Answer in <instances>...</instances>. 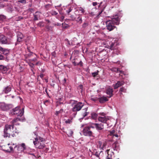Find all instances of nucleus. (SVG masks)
Returning <instances> with one entry per match:
<instances>
[{
    "label": "nucleus",
    "mask_w": 159,
    "mask_h": 159,
    "mask_svg": "<svg viewBox=\"0 0 159 159\" xmlns=\"http://www.w3.org/2000/svg\"><path fill=\"white\" fill-rule=\"evenodd\" d=\"M38 26L40 27H43L44 26V23L43 22H40L38 24Z\"/></svg>",
    "instance_id": "nucleus-41"
},
{
    "label": "nucleus",
    "mask_w": 159,
    "mask_h": 159,
    "mask_svg": "<svg viewBox=\"0 0 159 159\" xmlns=\"http://www.w3.org/2000/svg\"><path fill=\"white\" fill-rule=\"evenodd\" d=\"M33 54L34 55H36V54L34 53H33L32 52H30L28 55L29 56H30V57H31V56L33 55Z\"/></svg>",
    "instance_id": "nucleus-62"
},
{
    "label": "nucleus",
    "mask_w": 159,
    "mask_h": 159,
    "mask_svg": "<svg viewBox=\"0 0 159 159\" xmlns=\"http://www.w3.org/2000/svg\"><path fill=\"white\" fill-rule=\"evenodd\" d=\"M4 48H3L0 46V53H2Z\"/></svg>",
    "instance_id": "nucleus-52"
},
{
    "label": "nucleus",
    "mask_w": 159,
    "mask_h": 159,
    "mask_svg": "<svg viewBox=\"0 0 159 159\" xmlns=\"http://www.w3.org/2000/svg\"><path fill=\"white\" fill-rule=\"evenodd\" d=\"M17 41L15 43L16 45L19 44L20 42L22 41V39L24 38V35L23 34L19 32H17Z\"/></svg>",
    "instance_id": "nucleus-8"
},
{
    "label": "nucleus",
    "mask_w": 159,
    "mask_h": 159,
    "mask_svg": "<svg viewBox=\"0 0 159 159\" xmlns=\"http://www.w3.org/2000/svg\"><path fill=\"white\" fill-rule=\"evenodd\" d=\"M18 2L24 4L26 3V1L25 0H20L18 1Z\"/></svg>",
    "instance_id": "nucleus-49"
},
{
    "label": "nucleus",
    "mask_w": 159,
    "mask_h": 159,
    "mask_svg": "<svg viewBox=\"0 0 159 159\" xmlns=\"http://www.w3.org/2000/svg\"><path fill=\"white\" fill-rule=\"evenodd\" d=\"M72 63L75 66L78 65V63H76V62L75 61H73Z\"/></svg>",
    "instance_id": "nucleus-57"
},
{
    "label": "nucleus",
    "mask_w": 159,
    "mask_h": 159,
    "mask_svg": "<svg viewBox=\"0 0 159 159\" xmlns=\"http://www.w3.org/2000/svg\"><path fill=\"white\" fill-rule=\"evenodd\" d=\"M41 65V63L40 61H38V62H37L35 64V65L36 66Z\"/></svg>",
    "instance_id": "nucleus-55"
},
{
    "label": "nucleus",
    "mask_w": 159,
    "mask_h": 159,
    "mask_svg": "<svg viewBox=\"0 0 159 159\" xmlns=\"http://www.w3.org/2000/svg\"><path fill=\"white\" fill-rule=\"evenodd\" d=\"M108 155L106 159H112V158L114 157V153L113 152L110 151L109 150H107Z\"/></svg>",
    "instance_id": "nucleus-21"
},
{
    "label": "nucleus",
    "mask_w": 159,
    "mask_h": 159,
    "mask_svg": "<svg viewBox=\"0 0 159 159\" xmlns=\"http://www.w3.org/2000/svg\"><path fill=\"white\" fill-rule=\"evenodd\" d=\"M126 89H125L124 87H122L120 88L119 91L121 92L120 93V95H122V92H124V93H126Z\"/></svg>",
    "instance_id": "nucleus-33"
},
{
    "label": "nucleus",
    "mask_w": 159,
    "mask_h": 159,
    "mask_svg": "<svg viewBox=\"0 0 159 159\" xmlns=\"http://www.w3.org/2000/svg\"><path fill=\"white\" fill-rule=\"evenodd\" d=\"M6 17L3 15H0V23H2L5 21Z\"/></svg>",
    "instance_id": "nucleus-25"
},
{
    "label": "nucleus",
    "mask_w": 159,
    "mask_h": 159,
    "mask_svg": "<svg viewBox=\"0 0 159 159\" xmlns=\"http://www.w3.org/2000/svg\"><path fill=\"white\" fill-rule=\"evenodd\" d=\"M52 6V4H47L45 5V7L47 10H48L51 8Z\"/></svg>",
    "instance_id": "nucleus-37"
},
{
    "label": "nucleus",
    "mask_w": 159,
    "mask_h": 159,
    "mask_svg": "<svg viewBox=\"0 0 159 159\" xmlns=\"http://www.w3.org/2000/svg\"><path fill=\"white\" fill-rule=\"evenodd\" d=\"M78 65H80L81 66H82L83 65V62L81 61H80V62L78 63Z\"/></svg>",
    "instance_id": "nucleus-59"
},
{
    "label": "nucleus",
    "mask_w": 159,
    "mask_h": 159,
    "mask_svg": "<svg viewBox=\"0 0 159 159\" xmlns=\"http://www.w3.org/2000/svg\"><path fill=\"white\" fill-rule=\"evenodd\" d=\"M95 128L98 130H102L104 129V125L102 123H95L93 124Z\"/></svg>",
    "instance_id": "nucleus-15"
},
{
    "label": "nucleus",
    "mask_w": 159,
    "mask_h": 159,
    "mask_svg": "<svg viewBox=\"0 0 159 159\" xmlns=\"http://www.w3.org/2000/svg\"><path fill=\"white\" fill-rule=\"evenodd\" d=\"M83 134L85 136H93V132L91 131L89 128L87 126L84 128L83 130Z\"/></svg>",
    "instance_id": "nucleus-6"
},
{
    "label": "nucleus",
    "mask_w": 159,
    "mask_h": 159,
    "mask_svg": "<svg viewBox=\"0 0 159 159\" xmlns=\"http://www.w3.org/2000/svg\"><path fill=\"white\" fill-rule=\"evenodd\" d=\"M98 98H91V99L94 102H96L98 100Z\"/></svg>",
    "instance_id": "nucleus-51"
},
{
    "label": "nucleus",
    "mask_w": 159,
    "mask_h": 159,
    "mask_svg": "<svg viewBox=\"0 0 159 159\" xmlns=\"http://www.w3.org/2000/svg\"><path fill=\"white\" fill-rule=\"evenodd\" d=\"M98 99L99 102L101 103H103L108 100V98L104 96L98 98Z\"/></svg>",
    "instance_id": "nucleus-20"
},
{
    "label": "nucleus",
    "mask_w": 159,
    "mask_h": 159,
    "mask_svg": "<svg viewBox=\"0 0 159 159\" xmlns=\"http://www.w3.org/2000/svg\"><path fill=\"white\" fill-rule=\"evenodd\" d=\"M72 11V9H71V8H69L68 10H67L66 11V12L69 14L70 12L71 11Z\"/></svg>",
    "instance_id": "nucleus-54"
},
{
    "label": "nucleus",
    "mask_w": 159,
    "mask_h": 159,
    "mask_svg": "<svg viewBox=\"0 0 159 159\" xmlns=\"http://www.w3.org/2000/svg\"><path fill=\"white\" fill-rule=\"evenodd\" d=\"M106 24L108 30H113L114 29H117L116 27L114 26V23H112L110 20L106 21Z\"/></svg>",
    "instance_id": "nucleus-7"
},
{
    "label": "nucleus",
    "mask_w": 159,
    "mask_h": 159,
    "mask_svg": "<svg viewBox=\"0 0 159 159\" xmlns=\"http://www.w3.org/2000/svg\"><path fill=\"white\" fill-rule=\"evenodd\" d=\"M102 2H101L99 3V5H98V8L100 7V5L102 4ZM98 4H99V3H98L97 2H93L92 3L93 5V6H95L96 5H97Z\"/></svg>",
    "instance_id": "nucleus-39"
},
{
    "label": "nucleus",
    "mask_w": 159,
    "mask_h": 159,
    "mask_svg": "<svg viewBox=\"0 0 159 159\" xmlns=\"http://www.w3.org/2000/svg\"><path fill=\"white\" fill-rule=\"evenodd\" d=\"M102 153V151L100 152L99 153L98 152H95L94 153H93V155H95L96 156V157H98L99 159H101L100 158V155Z\"/></svg>",
    "instance_id": "nucleus-31"
},
{
    "label": "nucleus",
    "mask_w": 159,
    "mask_h": 159,
    "mask_svg": "<svg viewBox=\"0 0 159 159\" xmlns=\"http://www.w3.org/2000/svg\"><path fill=\"white\" fill-rule=\"evenodd\" d=\"M75 20L76 21L80 23H81L82 22V17L80 16H78L77 18H76Z\"/></svg>",
    "instance_id": "nucleus-32"
},
{
    "label": "nucleus",
    "mask_w": 159,
    "mask_h": 159,
    "mask_svg": "<svg viewBox=\"0 0 159 159\" xmlns=\"http://www.w3.org/2000/svg\"><path fill=\"white\" fill-rule=\"evenodd\" d=\"M78 89L79 90L80 89V92L82 93L83 91V86L81 84L78 87Z\"/></svg>",
    "instance_id": "nucleus-40"
},
{
    "label": "nucleus",
    "mask_w": 159,
    "mask_h": 159,
    "mask_svg": "<svg viewBox=\"0 0 159 159\" xmlns=\"http://www.w3.org/2000/svg\"><path fill=\"white\" fill-rule=\"evenodd\" d=\"M112 146L114 148V150H116L117 148L116 143V142L114 143L112 145Z\"/></svg>",
    "instance_id": "nucleus-45"
},
{
    "label": "nucleus",
    "mask_w": 159,
    "mask_h": 159,
    "mask_svg": "<svg viewBox=\"0 0 159 159\" xmlns=\"http://www.w3.org/2000/svg\"><path fill=\"white\" fill-rule=\"evenodd\" d=\"M116 44L114 42H109V44L107 45V48L111 50H114L116 49Z\"/></svg>",
    "instance_id": "nucleus-17"
},
{
    "label": "nucleus",
    "mask_w": 159,
    "mask_h": 159,
    "mask_svg": "<svg viewBox=\"0 0 159 159\" xmlns=\"http://www.w3.org/2000/svg\"><path fill=\"white\" fill-rule=\"evenodd\" d=\"M111 70L113 71L118 72L119 71V69L117 68L114 67L111 69Z\"/></svg>",
    "instance_id": "nucleus-38"
},
{
    "label": "nucleus",
    "mask_w": 159,
    "mask_h": 159,
    "mask_svg": "<svg viewBox=\"0 0 159 159\" xmlns=\"http://www.w3.org/2000/svg\"><path fill=\"white\" fill-rule=\"evenodd\" d=\"M111 20H110L114 24L118 25L119 24L120 19L119 17L117 16H113L111 18Z\"/></svg>",
    "instance_id": "nucleus-14"
},
{
    "label": "nucleus",
    "mask_w": 159,
    "mask_h": 159,
    "mask_svg": "<svg viewBox=\"0 0 159 159\" xmlns=\"http://www.w3.org/2000/svg\"><path fill=\"white\" fill-rule=\"evenodd\" d=\"M78 11L80 12L81 14H84L85 12L84 9L82 7H80L78 8Z\"/></svg>",
    "instance_id": "nucleus-35"
},
{
    "label": "nucleus",
    "mask_w": 159,
    "mask_h": 159,
    "mask_svg": "<svg viewBox=\"0 0 159 159\" xmlns=\"http://www.w3.org/2000/svg\"><path fill=\"white\" fill-rule=\"evenodd\" d=\"M5 57L2 55L0 54V60H5Z\"/></svg>",
    "instance_id": "nucleus-50"
},
{
    "label": "nucleus",
    "mask_w": 159,
    "mask_h": 159,
    "mask_svg": "<svg viewBox=\"0 0 159 159\" xmlns=\"http://www.w3.org/2000/svg\"><path fill=\"white\" fill-rule=\"evenodd\" d=\"M10 52V50L7 49H4L2 53L4 55H8Z\"/></svg>",
    "instance_id": "nucleus-27"
},
{
    "label": "nucleus",
    "mask_w": 159,
    "mask_h": 159,
    "mask_svg": "<svg viewBox=\"0 0 159 159\" xmlns=\"http://www.w3.org/2000/svg\"><path fill=\"white\" fill-rule=\"evenodd\" d=\"M54 81H52V82L54 83ZM51 86L54 87L55 85V84L54 83H52L50 84Z\"/></svg>",
    "instance_id": "nucleus-61"
},
{
    "label": "nucleus",
    "mask_w": 159,
    "mask_h": 159,
    "mask_svg": "<svg viewBox=\"0 0 159 159\" xmlns=\"http://www.w3.org/2000/svg\"><path fill=\"white\" fill-rule=\"evenodd\" d=\"M17 120L24 121L25 120V119L24 117L21 118L14 119L11 122V125H6L3 131V136L4 137H10V136L14 137L16 136L15 133L17 134L18 133V132L16 131H15L14 132V125Z\"/></svg>",
    "instance_id": "nucleus-1"
},
{
    "label": "nucleus",
    "mask_w": 159,
    "mask_h": 159,
    "mask_svg": "<svg viewBox=\"0 0 159 159\" xmlns=\"http://www.w3.org/2000/svg\"><path fill=\"white\" fill-rule=\"evenodd\" d=\"M98 120L102 122L103 124H104L106 125L107 126L109 125L108 121L109 120V119L105 116H99L98 118Z\"/></svg>",
    "instance_id": "nucleus-5"
},
{
    "label": "nucleus",
    "mask_w": 159,
    "mask_h": 159,
    "mask_svg": "<svg viewBox=\"0 0 159 159\" xmlns=\"http://www.w3.org/2000/svg\"><path fill=\"white\" fill-rule=\"evenodd\" d=\"M107 144V143L106 141H99L98 142V146L101 149L104 150L106 148Z\"/></svg>",
    "instance_id": "nucleus-12"
},
{
    "label": "nucleus",
    "mask_w": 159,
    "mask_h": 159,
    "mask_svg": "<svg viewBox=\"0 0 159 159\" xmlns=\"http://www.w3.org/2000/svg\"><path fill=\"white\" fill-rule=\"evenodd\" d=\"M0 108L3 111H7L10 109L9 105L4 102L0 103Z\"/></svg>",
    "instance_id": "nucleus-10"
},
{
    "label": "nucleus",
    "mask_w": 159,
    "mask_h": 159,
    "mask_svg": "<svg viewBox=\"0 0 159 159\" xmlns=\"http://www.w3.org/2000/svg\"><path fill=\"white\" fill-rule=\"evenodd\" d=\"M5 33L7 35L10 37H11L14 35L13 33L11 30H6Z\"/></svg>",
    "instance_id": "nucleus-26"
},
{
    "label": "nucleus",
    "mask_w": 159,
    "mask_h": 159,
    "mask_svg": "<svg viewBox=\"0 0 159 159\" xmlns=\"http://www.w3.org/2000/svg\"><path fill=\"white\" fill-rule=\"evenodd\" d=\"M34 64L33 63H30V66L31 68H34Z\"/></svg>",
    "instance_id": "nucleus-58"
},
{
    "label": "nucleus",
    "mask_w": 159,
    "mask_h": 159,
    "mask_svg": "<svg viewBox=\"0 0 159 159\" xmlns=\"http://www.w3.org/2000/svg\"><path fill=\"white\" fill-rule=\"evenodd\" d=\"M11 90V86L9 85L4 87L2 90V93H4L7 94L10 92Z\"/></svg>",
    "instance_id": "nucleus-19"
},
{
    "label": "nucleus",
    "mask_w": 159,
    "mask_h": 159,
    "mask_svg": "<svg viewBox=\"0 0 159 159\" xmlns=\"http://www.w3.org/2000/svg\"><path fill=\"white\" fill-rule=\"evenodd\" d=\"M70 103L71 104V106L73 107L71 108V110L74 112L72 115L73 116L75 117L77 114V111L81 110L84 106V104L81 102H78L77 101L73 100H71L70 101Z\"/></svg>",
    "instance_id": "nucleus-2"
},
{
    "label": "nucleus",
    "mask_w": 159,
    "mask_h": 159,
    "mask_svg": "<svg viewBox=\"0 0 159 159\" xmlns=\"http://www.w3.org/2000/svg\"><path fill=\"white\" fill-rule=\"evenodd\" d=\"M41 13L39 11H36L34 14V21L38 20L40 18Z\"/></svg>",
    "instance_id": "nucleus-22"
},
{
    "label": "nucleus",
    "mask_w": 159,
    "mask_h": 159,
    "mask_svg": "<svg viewBox=\"0 0 159 159\" xmlns=\"http://www.w3.org/2000/svg\"><path fill=\"white\" fill-rule=\"evenodd\" d=\"M94 123H92L91 125H90L89 126H87L88 127H89V129H90V128H95V126L94 125H93Z\"/></svg>",
    "instance_id": "nucleus-48"
},
{
    "label": "nucleus",
    "mask_w": 159,
    "mask_h": 159,
    "mask_svg": "<svg viewBox=\"0 0 159 159\" xmlns=\"http://www.w3.org/2000/svg\"><path fill=\"white\" fill-rule=\"evenodd\" d=\"M50 14L52 16L57 15L58 14V13L56 11L52 10L50 12Z\"/></svg>",
    "instance_id": "nucleus-34"
},
{
    "label": "nucleus",
    "mask_w": 159,
    "mask_h": 159,
    "mask_svg": "<svg viewBox=\"0 0 159 159\" xmlns=\"http://www.w3.org/2000/svg\"><path fill=\"white\" fill-rule=\"evenodd\" d=\"M15 147L17 148L18 151L20 152H23L26 149V147L24 143H22L21 144H19L16 146Z\"/></svg>",
    "instance_id": "nucleus-9"
},
{
    "label": "nucleus",
    "mask_w": 159,
    "mask_h": 159,
    "mask_svg": "<svg viewBox=\"0 0 159 159\" xmlns=\"http://www.w3.org/2000/svg\"><path fill=\"white\" fill-rule=\"evenodd\" d=\"M30 61H37V59L35 57L33 59H30Z\"/></svg>",
    "instance_id": "nucleus-53"
},
{
    "label": "nucleus",
    "mask_w": 159,
    "mask_h": 159,
    "mask_svg": "<svg viewBox=\"0 0 159 159\" xmlns=\"http://www.w3.org/2000/svg\"><path fill=\"white\" fill-rule=\"evenodd\" d=\"M87 108H85L84 109V112L82 114L83 117L82 119H83L84 117L87 116L89 113V112H87Z\"/></svg>",
    "instance_id": "nucleus-29"
},
{
    "label": "nucleus",
    "mask_w": 159,
    "mask_h": 159,
    "mask_svg": "<svg viewBox=\"0 0 159 159\" xmlns=\"http://www.w3.org/2000/svg\"><path fill=\"white\" fill-rule=\"evenodd\" d=\"M65 122L66 124H70L72 122V119H68Z\"/></svg>",
    "instance_id": "nucleus-47"
},
{
    "label": "nucleus",
    "mask_w": 159,
    "mask_h": 159,
    "mask_svg": "<svg viewBox=\"0 0 159 159\" xmlns=\"http://www.w3.org/2000/svg\"><path fill=\"white\" fill-rule=\"evenodd\" d=\"M91 118L92 119H93L94 120H95L96 119V118L98 116V115L96 113H94V112H93V113H91Z\"/></svg>",
    "instance_id": "nucleus-28"
},
{
    "label": "nucleus",
    "mask_w": 159,
    "mask_h": 159,
    "mask_svg": "<svg viewBox=\"0 0 159 159\" xmlns=\"http://www.w3.org/2000/svg\"><path fill=\"white\" fill-rule=\"evenodd\" d=\"M7 11L10 13H11L13 11L12 6L10 4L7 5L6 6Z\"/></svg>",
    "instance_id": "nucleus-23"
},
{
    "label": "nucleus",
    "mask_w": 159,
    "mask_h": 159,
    "mask_svg": "<svg viewBox=\"0 0 159 159\" xmlns=\"http://www.w3.org/2000/svg\"><path fill=\"white\" fill-rule=\"evenodd\" d=\"M63 111V110L62 109H61L59 111H56L55 115L57 116L59 115V114L62 113Z\"/></svg>",
    "instance_id": "nucleus-36"
},
{
    "label": "nucleus",
    "mask_w": 159,
    "mask_h": 159,
    "mask_svg": "<svg viewBox=\"0 0 159 159\" xmlns=\"http://www.w3.org/2000/svg\"><path fill=\"white\" fill-rule=\"evenodd\" d=\"M124 84L125 82L124 81H118L115 84H113V86L114 89H116L118 87L124 85Z\"/></svg>",
    "instance_id": "nucleus-16"
},
{
    "label": "nucleus",
    "mask_w": 159,
    "mask_h": 159,
    "mask_svg": "<svg viewBox=\"0 0 159 159\" xmlns=\"http://www.w3.org/2000/svg\"><path fill=\"white\" fill-rule=\"evenodd\" d=\"M98 71H97V72H94L92 73L91 74H92V75L93 77H95L97 75H98Z\"/></svg>",
    "instance_id": "nucleus-43"
},
{
    "label": "nucleus",
    "mask_w": 159,
    "mask_h": 159,
    "mask_svg": "<svg viewBox=\"0 0 159 159\" xmlns=\"http://www.w3.org/2000/svg\"><path fill=\"white\" fill-rule=\"evenodd\" d=\"M113 90L112 88L109 87L107 88L106 89V93L108 95H109V98H111L113 96Z\"/></svg>",
    "instance_id": "nucleus-18"
},
{
    "label": "nucleus",
    "mask_w": 159,
    "mask_h": 159,
    "mask_svg": "<svg viewBox=\"0 0 159 159\" xmlns=\"http://www.w3.org/2000/svg\"><path fill=\"white\" fill-rule=\"evenodd\" d=\"M24 113V108H23L21 110L19 109V107H17L13 109L10 111V114L12 115H16L17 116H20V118L18 117L16 119L21 118L24 117L22 116L23 115Z\"/></svg>",
    "instance_id": "nucleus-3"
},
{
    "label": "nucleus",
    "mask_w": 159,
    "mask_h": 159,
    "mask_svg": "<svg viewBox=\"0 0 159 159\" xmlns=\"http://www.w3.org/2000/svg\"><path fill=\"white\" fill-rule=\"evenodd\" d=\"M11 42L9 39L5 36L2 35H0V43L2 44H10Z\"/></svg>",
    "instance_id": "nucleus-4"
},
{
    "label": "nucleus",
    "mask_w": 159,
    "mask_h": 159,
    "mask_svg": "<svg viewBox=\"0 0 159 159\" xmlns=\"http://www.w3.org/2000/svg\"><path fill=\"white\" fill-rule=\"evenodd\" d=\"M9 148H10V150H4V151H6L7 152H10L11 151H13V148L12 147L10 146L9 147Z\"/></svg>",
    "instance_id": "nucleus-44"
},
{
    "label": "nucleus",
    "mask_w": 159,
    "mask_h": 159,
    "mask_svg": "<svg viewBox=\"0 0 159 159\" xmlns=\"http://www.w3.org/2000/svg\"><path fill=\"white\" fill-rule=\"evenodd\" d=\"M66 78H64V80H63V82H62L63 84H65L66 83Z\"/></svg>",
    "instance_id": "nucleus-63"
},
{
    "label": "nucleus",
    "mask_w": 159,
    "mask_h": 159,
    "mask_svg": "<svg viewBox=\"0 0 159 159\" xmlns=\"http://www.w3.org/2000/svg\"><path fill=\"white\" fill-rule=\"evenodd\" d=\"M70 17L72 18L71 19L72 20H74L76 19V18L74 17L73 15H71Z\"/></svg>",
    "instance_id": "nucleus-60"
},
{
    "label": "nucleus",
    "mask_w": 159,
    "mask_h": 159,
    "mask_svg": "<svg viewBox=\"0 0 159 159\" xmlns=\"http://www.w3.org/2000/svg\"><path fill=\"white\" fill-rule=\"evenodd\" d=\"M9 70V68L8 66L0 65V72L3 74L6 73Z\"/></svg>",
    "instance_id": "nucleus-13"
},
{
    "label": "nucleus",
    "mask_w": 159,
    "mask_h": 159,
    "mask_svg": "<svg viewBox=\"0 0 159 159\" xmlns=\"http://www.w3.org/2000/svg\"><path fill=\"white\" fill-rule=\"evenodd\" d=\"M73 133V131L71 129L68 130V131L66 132V134H67L69 137L72 136Z\"/></svg>",
    "instance_id": "nucleus-30"
},
{
    "label": "nucleus",
    "mask_w": 159,
    "mask_h": 159,
    "mask_svg": "<svg viewBox=\"0 0 159 159\" xmlns=\"http://www.w3.org/2000/svg\"><path fill=\"white\" fill-rule=\"evenodd\" d=\"M50 102L49 100H45L44 102V103L45 105L46 106L48 105V104H50Z\"/></svg>",
    "instance_id": "nucleus-42"
},
{
    "label": "nucleus",
    "mask_w": 159,
    "mask_h": 159,
    "mask_svg": "<svg viewBox=\"0 0 159 159\" xmlns=\"http://www.w3.org/2000/svg\"><path fill=\"white\" fill-rule=\"evenodd\" d=\"M33 143L35 146L36 148L39 149H43L45 146V145L44 143H41L39 142H36V141H33Z\"/></svg>",
    "instance_id": "nucleus-11"
},
{
    "label": "nucleus",
    "mask_w": 159,
    "mask_h": 159,
    "mask_svg": "<svg viewBox=\"0 0 159 159\" xmlns=\"http://www.w3.org/2000/svg\"><path fill=\"white\" fill-rule=\"evenodd\" d=\"M105 34H104V33H101V35L100 36H102L103 37H105Z\"/></svg>",
    "instance_id": "nucleus-64"
},
{
    "label": "nucleus",
    "mask_w": 159,
    "mask_h": 159,
    "mask_svg": "<svg viewBox=\"0 0 159 159\" xmlns=\"http://www.w3.org/2000/svg\"><path fill=\"white\" fill-rule=\"evenodd\" d=\"M5 7H6V6L5 5L0 4V7L1 8H4Z\"/></svg>",
    "instance_id": "nucleus-56"
},
{
    "label": "nucleus",
    "mask_w": 159,
    "mask_h": 159,
    "mask_svg": "<svg viewBox=\"0 0 159 159\" xmlns=\"http://www.w3.org/2000/svg\"><path fill=\"white\" fill-rule=\"evenodd\" d=\"M88 25V24L87 22H84L82 25V27L84 29Z\"/></svg>",
    "instance_id": "nucleus-46"
},
{
    "label": "nucleus",
    "mask_w": 159,
    "mask_h": 159,
    "mask_svg": "<svg viewBox=\"0 0 159 159\" xmlns=\"http://www.w3.org/2000/svg\"><path fill=\"white\" fill-rule=\"evenodd\" d=\"M35 141H36V142H40L45 141V139L40 137L38 136L35 138Z\"/></svg>",
    "instance_id": "nucleus-24"
}]
</instances>
